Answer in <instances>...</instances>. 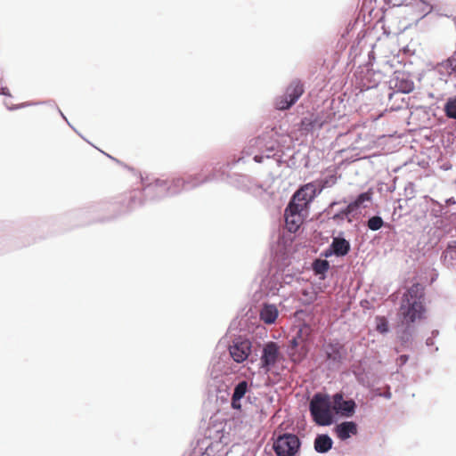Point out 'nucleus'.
Instances as JSON below:
<instances>
[{"instance_id":"10","label":"nucleus","mask_w":456,"mask_h":456,"mask_svg":"<svg viewBox=\"0 0 456 456\" xmlns=\"http://www.w3.org/2000/svg\"><path fill=\"white\" fill-rule=\"evenodd\" d=\"M230 354L236 362H244L251 351V344L248 340L234 343L229 348Z\"/></svg>"},{"instance_id":"25","label":"nucleus","mask_w":456,"mask_h":456,"mask_svg":"<svg viewBox=\"0 0 456 456\" xmlns=\"http://www.w3.org/2000/svg\"><path fill=\"white\" fill-rule=\"evenodd\" d=\"M376 330L380 333L388 331V324L385 317H377Z\"/></svg>"},{"instance_id":"30","label":"nucleus","mask_w":456,"mask_h":456,"mask_svg":"<svg viewBox=\"0 0 456 456\" xmlns=\"http://www.w3.org/2000/svg\"><path fill=\"white\" fill-rule=\"evenodd\" d=\"M0 94H5V95H10L9 89H8V88H5V87H2V88L0 89Z\"/></svg>"},{"instance_id":"24","label":"nucleus","mask_w":456,"mask_h":456,"mask_svg":"<svg viewBox=\"0 0 456 456\" xmlns=\"http://www.w3.org/2000/svg\"><path fill=\"white\" fill-rule=\"evenodd\" d=\"M327 357L328 359H331L335 362H339L341 360V354L339 349L334 347L333 346H330L327 350Z\"/></svg>"},{"instance_id":"1","label":"nucleus","mask_w":456,"mask_h":456,"mask_svg":"<svg viewBox=\"0 0 456 456\" xmlns=\"http://www.w3.org/2000/svg\"><path fill=\"white\" fill-rule=\"evenodd\" d=\"M332 402L329 395L316 394L310 402L314 421L320 426H329L333 421Z\"/></svg>"},{"instance_id":"3","label":"nucleus","mask_w":456,"mask_h":456,"mask_svg":"<svg viewBox=\"0 0 456 456\" xmlns=\"http://www.w3.org/2000/svg\"><path fill=\"white\" fill-rule=\"evenodd\" d=\"M425 307L422 301H411L407 297L402 299L400 305V314L403 318V322L407 326L423 318Z\"/></svg>"},{"instance_id":"26","label":"nucleus","mask_w":456,"mask_h":456,"mask_svg":"<svg viewBox=\"0 0 456 456\" xmlns=\"http://www.w3.org/2000/svg\"><path fill=\"white\" fill-rule=\"evenodd\" d=\"M303 295L306 297V299L303 300L305 305H309L316 299V295L313 291L304 290Z\"/></svg>"},{"instance_id":"12","label":"nucleus","mask_w":456,"mask_h":456,"mask_svg":"<svg viewBox=\"0 0 456 456\" xmlns=\"http://www.w3.org/2000/svg\"><path fill=\"white\" fill-rule=\"evenodd\" d=\"M372 192L370 191L361 193L357 199L349 203L345 209L341 211L342 215L348 216L358 209L365 201L371 200Z\"/></svg>"},{"instance_id":"21","label":"nucleus","mask_w":456,"mask_h":456,"mask_svg":"<svg viewBox=\"0 0 456 456\" xmlns=\"http://www.w3.org/2000/svg\"><path fill=\"white\" fill-rule=\"evenodd\" d=\"M444 111L447 117L456 119V96L447 101L444 106Z\"/></svg>"},{"instance_id":"13","label":"nucleus","mask_w":456,"mask_h":456,"mask_svg":"<svg viewBox=\"0 0 456 456\" xmlns=\"http://www.w3.org/2000/svg\"><path fill=\"white\" fill-rule=\"evenodd\" d=\"M278 314V309L274 305L265 304L260 312V319L266 324H272L276 321Z\"/></svg>"},{"instance_id":"15","label":"nucleus","mask_w":456,"mask_h":456,"mask_svg":"<svg viewBox=\"0 0 456 456\" xmlns=\"http://www.w3.org/2000/svg\"><path fill=\"white\" fill-rule=\"evenodd\" d=\"M332 444V439L328 435H319L314 440V449L320 453H324L331 449Z\"/></svg>"},{"instance_id":"20","label":"nucleus","mask_w":456,"mask_h":456,"mask_svg":"<svg viewBox=\"0 0 456 456\" xmlns=\"http://www.w3.org/2000/svg\"><path fill=\"white\" fill-rule=\"evenodd\" d=\"M330 268L327 260L316 259L313 264V270L316 274H324Z\"/></svg>"},{"instance_id":"27","label":"nucleus","mask_w":456,"mask_h":456,"mask_svg":"<svg viewBox=\"0 0 456 456\" xmlns=\"http://www.w3.org/2000/svg\"><path fill=\"white\" fill-rule=\"evenodd\" d=\"M413 87L414 86L412 83L405 82L400 86V90L403 93H410L413 90Z\"/></svg>"},{"instance_id":"8","label":"nucleus","mask_w":456,"mask_h":456,"mask_svg":"<svg viewBox=\"0 0 456 456\" xmlns=\"http://www.w3.org/2000/svg\"><path fill=\"white\" fill-rule=\"evenodd\" d=\"M304 210L297 207L294 203H289L285 209L286 227L290 232H296L303 224Z\"/></svg>"},{"instance_id":"2","label":"nucleus","mask_w":456,"mask_h":456,"mask_svg":"<svg viewBox=\"0 0 456 456\" xmlns=\"http://www.w3.org/2000/svg\"><path fill=\"white\" fill-rule=\"evenodd\" d=\"M309 334V327L304 326L298 330L297 336L290 340L289 356L294 362H299L306 356L308 352L306 341Z\"/></svg>"},{"instance_id":"23","label":"nucleus","mask_w":456,"mask_h":456,"mask_svg":"<svg viewBox=\"0 0 456 456\" xmlns=\"http://www.w3.org/2000/svg\"><path fill=\"white\" fill-rule=\"evenodd\" d=\"M383 220L380 216H372L368 220V227L372 231H378L383 226Z\"/></svg>"},{"instance_id":"31","label":"nucleus","mask_w":456,"mask_h":456,"mask_svg":"<svg viewBox=\"0 0 456 456\" xmlns=\"http://www.w3.org/2000/svg\"><path fill=\"white\" fill-rule=\"evenodd\" d=\"M264 159V157L263 156H260V155H256L254 157V160L257 163H261Z\"/></svg>"},{"instance_id":"16","label":"nucleus","mask_w":456,"mask_h":456,"mask_svg":"<svg viewBox=\"0 0 456 456\" xmlns=\"http://www.w3.org/2000/svg\"><path fill=\"white\" fill-rule=\"evenodd\" d=\"M322 123L317 116L312 114L305 117L300 123V129L305 132L313 131L315 127H321Z\"/></svg>"},{"instance_id":"19","label":"nucleus","mask_w":456,"mask_h":456,"mask_svg":"<svg viewBox=\"0 0 456 456\" xmlns=\"http://www.w3.org/2000/svg\"><path fill=\"white\" fill-rule=\"evenodd\" d=\"M444 262L448 266H456V245H448L443 254Z\"/></svg>"},{"instance_id":"5","label":"nucleus","mask_w":456,"mask_h":456,"mask_svg":"<svg viewBox=\"0 0 456 456\" xmlns=\"http://www.w3.org/2000/svg\"><path fill=\"white\" fill-rule=\"evenodd\" d=\"M300 446V441L296 435L284 434L273 443V450L278 456H292Z\"/></svg>"},{"instance_id":"18","label":"nucleus","mask_w":456,"mask_h":456,"mask_svg":"<svg viewBox=\"0 0 456 456\" xmlns=\"http://www.w3.org/2000/svg\"><path fill=\"white\" fill-rule=\"evenodd\" d=\"M438 67L441 72H444L448 75L456 74V52L447 60L439 63Z\"/></svg>"},{"instance_id":"6","label":"nucleus","mask_w":456,"mask_h":456,"mask_svg":"<svg viewBox=\"0 0 456 456\" xmlns=\"http://www.w3.org/2000/svg\"><path fill=\"white\" fill-rule=\"evenodd\" d=\"M281 357L279 346L275 342H268L265 345L260 358L261 368L265 373L269 372Z\"/></svg>"},{"instance_id":"28","label":"nucleus","mask_w":456,"mask_h":456,"mask_svg":"<svg viewBox=\"0 0 456 456\" xmlns=\"http://www.w3.org/2000/svg\"><path fill=\"white\" fill-rule=\"evenodd\" d=\"M232 407L235 410H240L241 408V403H240V400H235V396H232Z\"/></svg>"},{"instance_id":"22","label":"nucleus","mask_w":456,"mask_h":456,"mask_svg":"<svg viewBox=\"0 0 456 456\" xmlns=\"http://www.w3.org/2000/svg\"><path fill=\"white\" fill-rule=\"evenodd\" d=\"M248 391V382L243 380L240 381L234 388L232 395L235 396V400H240L246 395Z\"/></svg>"},{"instance_id":"14","label":"nucleus","mask_w":456,"mask_h":456,"mask_svg":"<svg viewBox=\"0 0 456 456\" xmlns=\"http://www.w3.org/2000/svg\"><path fill=\"white\" fill-rule=\"evenodd\" d=\"M333 253L338 256H346L350 250V243L344 238L336 237L331 243Z\"/></svg>"},{"instance_id":"4","label":"nucleus","mask_w":456,"mask_h":456,"mask_svg":"<svg viewBox=\"0 0 456 456\" xmlns=\"http://www.w3.org/2000/svg\"><path fill=\"white\" fill-rule=\"evenodd\" d=\"M304 85L299 80L292 81L283 95L275 100V107L280 110L289 109L304 94Z\"/></svg>"},{"instance_id":"7","label":"nucleus","mask_w":456,"mask_h":456,"mask_svg":"<svg viewBox=\"0 0 456 456\" xmlns=\"http://www.w3.org/2000/svg\"><path fill=\"white\" fill-rule=\"evenodd\" d=\"M317 194L316 186L314 183H309L302 186L294 195L289 203H294L299 208L305 210L309 203Z\"/></svg>"},{"instance_id":"29","label":"nucleus","mask_w":456,"mask_h":456,"mask_svg":"<svg viewBox=\"0 0 456 456\" xmlns=\"http://www.w3.org/2000/svg\"><path fill=\"white\" fill-rule=\"evenodd\" d=\"M408 359H409L408 355L403 354V355L398 357L397 363L399 365H403V364H405L407 362Z\"/></svg>"},{"instance_id":"17","label":"nucleus","mask_w":456,"mask_h":456,"mask_svg":"<svg viewBox=\"0 0 456 456\" xmlns=\"http://www.w3.org/2000/svg\"><path fill=\"white\" fill-rule=\"evenodd\" d=\"M424 288L419 283H415L410 287L407 292L403 295V298L407 297L411 301H421L423 297Z\"/></svg>"},{"instance_id":"9","label":"nucleus","mask_w":456,"mask_h":456,"mask_svg":"<svg viewBox=\"0 0 456 456\" xmlns=\"http://www.w3.org/2000/svg\"><path fill=\"white\" fill-rule=\"evenodd\" d=\"M355 403L353 400H345L342 394L333 395L332 408L333 411L344 417H351L355 411Z\"/></svg>"},{"instance_id":"11","label":"nucleus","mask_w":456,"mask_h":456,"mask_svg":"<svg viewBox=\"0 0 456 456\" xmlns=\"http://www.w3.org/2000/svg\"><path fill=\"white\" fill-rule=\"evenodd\" d=\"M335 430L339 439L346 440L357 434V425L353 421H345L338 424Z\"/></svg>"}]
</instances>
